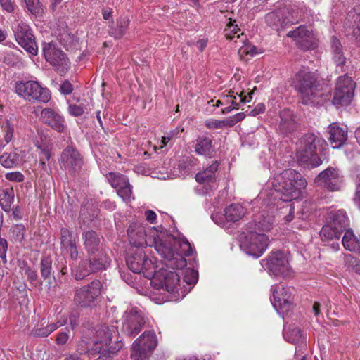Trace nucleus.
<instances>
[{
	"label": "nucleus",
	"mask_w": 360,
	"mask_h": 360,
	"mask_svg": "<svg viewBox=\"0 0 360 360\" xmlns=\"http://www.w3.org/2000/svg\"><path fill=\"white\" fill-rule=\"evenodd\" d=\"M152 245L165 259V266L173 270L183 269L186 266L185 256L192 255L195 250L186 238H177L165 233L153 237Z\"/></svg>",
	"instance_id": "nucleus-1"
},
{
	"label": "nucleus",
	"mask_w": 360,
	"mask_h": 360,
	"mask_svg": "<svg viewBox=\"0 0 360 360\" xmlns=\"http://www.w3.org/2000/svg\"><path fill=\"white\" fill-rule=\"evenodd\" d=\"M117 327L101 324L91 330V359L93 360H113L122 348Z\"/></svg>",
	"instance_id": "nucleus-2"
},
{
	"label": "nucleus",
	"mask_w": 360,
	"mask_h": 360,
	"mask_svg": "<svg viewBox=\"0 0 360 360\" xmlns=\"http://www.w3.org/2000/svg\"><path fill=\"white\" fill-rule=\"evenodd\" d=\"M326 144L323 139L312 133L303 135L297 143L296 155L299 164L309 168L320 166Z\"/></svg>",
	"instance_id": "nucleus-3"
},
{
	"label": "nucleus",
	"mask_w": 360,
	"mask_h": 360,
	"mask_svg": "<svg viewBox=\"0 0 360 360\" xmlns=\"http://www.w3.org/2000/svg\"><path fill=\"white\" fill-rule=\"evenodd\" d=\"M307 185L305 178L292 169H285L278 174L273 182L274 190L280 194L281 200L285 202L300 199Z\"/></svg>",
	"instance_id": "nucleus-4"
},
{
	"label": "nucleus",
	"mask_w": 360,
	"mask_h": 360,
	"mask_svg": "<svg viewBox=\"0 0 360 360\" xmlns=\"http://www.w3.org/2000/svg\"><path fill=\"white\" fill-rule=\"evenodd\" d=\"M295 89L301 95L302 103L309 104L311 100L316 96L319 82L313 72L306 68L300 70L295 78Z\"/></svg>",
	"instance_id": "nucleus-5"
},
{
	"label": "nucleus",
	"mask_w": 360,
	"mask_h": 360,
	"mask_svg": "<svg viewBox=\"0 0 360 360\" xmlns=\"http://www.w3.org/2000/svg\"><path fill=\"white\" fill-rule=\"evenodd\" d=\"M146 323L144 313L138 307H132L123 315L121 332L126 337L132 339L143 330Z\"/></svg>",
	"instance_id": "nucleus-6"
},
{
	"label": "nucleus",
	"mask_w": 360,
	"mask_h": 360,
	"mask_svg": "<svg viewBox=\"0 0 360 360\" xmlns=\"http://www.w3.org/2000/svg\"><path fill=\"white\" fill-rule=\"evenodd\" d=\"M158 345L156 335L153 330H145L133 343L131 357L133 360L146 359Z\"/></svg>",
	"instance_id": "nucleus-7"
},
{
	"label": "nucleus",
	"mask_w": 360,
	"mask_h": 360,
	"mask_svg": "<svg viewBox=\"0 0 360 360\" xmlns=\"http://www.w3.org/2000/svg\"><path fill=\"white\" fill-rule=\"evenodd\" d=\"M15 92L25 99L38 101L42 103L48 102L51 98L50 91L47 88H43L38 82L27 81L18 82L15 84Z\"/></svg>",
	"instance_id": "nucleus-8"
},
{
	"label": "nucleus",
	"mask_w": 360,
	"mask_h": 360,
	"mask_svg": "<svg viewBox=\"0 0 360 360\" xmlns=\"http://www.w3.org/2000/svg\"><path fill=\"white\" fill-rule=\"evenodd\" d=\"M268 240L266 235L249 230L241 240L240 247L246 254L258 258L267 248Z\"/></svg>",
	"instance_id": "nucleus-9"
},
{
	"label": "nucleus",
	"mask_w": 360,
	"mask_h": 360,
	"mask_svg": "<svg viewBox=\"0 0 360 360\" xmlns=\"http://www.w3.org/2000/svg\"><path fill=\"white\" fill-rule=\"evenodd\" d=\"M356 84L347 74L340 76L335 88L333 103L335 105H349L354 94Z\"/></svg>",
	"instance_id": "nucleus-10"
},
{
	"label": "nucleus",
	"mask_w": 360,
	"mask_h": 360,
	"mask_svg": "<svg viewBox=\"0 0 360 360\" xmlns=\"http://www.w3.org/2000/svg\"><path fill=\"white\" fill-rule=\"evenodd\" d=\"M43 53L47 62L51 64L60 75L66 73L70 68V62L66 55L53 42L43 44Z\"/></svg>",
	"instance_id": "nucleus-11"
},
{
	"label": "nucleus",
	"mask_w": 360,
	"mask_h": 360,
	"mask_svg": "<svg viewBox=\"0 0 360 360\" xmlns=\"http://www.w3.org/2000/svg\"><path fill=\"white\" fill-rule=\"evenodd\" d=\"M262 265L276 276L287 277L291 274L286 255L280 250L271 252L262 261Z\"/></svg>",
	"instance_id": "nucleus-12"
},
{
	"label": "nucleus",
	"mask_w": 360,
	"mask_h": 360,
	"mask_svg": "<svg viewBox=\"0 0 360 360\" xmlns=\"http://www.w3.org/2000/svg\"><path fill=\"white\" fill-rule=\"evenodd\" d=\"M110 263V259L103 248L101 238L91 231V273L106 269Z\"/></svg>",
	"instance_id": "nucleus-13"
},
{
	"label": "nucleus",
	"mask_w": 360,
	"mask_h": 360,
	"mask_svg": "<svg viewBox=\"0 0 360 360\" xmlns=\"http://www.w3.org/2000/svg\"><path fill=\"white\" fill-rule=\"evenodd\" d=\"M343 176L339 169L329 167L320 172L314 179L316 186L323 187L330 191L340 189Z\"/></svg>",
	"instance_id": "nucleus-14"
},
{
	"label": "nucleus",
	"mask_w": 360,
	"mask_h": 360,
	"mask_svg": "<svg viewBox=\"0 0 360 360\" xmlns=\"http://www.w3.org/2000/svg\"><path fill=\"white\" fill-rule=\"evenodd\" d=\"M286 36L292 38L297 46L302 51L315 49L317 46L312 30L305 25H300L295 30L288 32Z\"/></svg>",
	"instance_id": "nucleus-15"
},
{
	"label": "nucleus",
	"mask_w": 360,
	"mask_h": 360,
	"mask_svg": "<svg viewBox=\"0 0 360 360\" xmlns=\"http://www.w3.org/2000/svg\"><path fill=\"white\" fill-rule=\"evenodd\" d=\"M271 302L279 314L283 316L291 310L292 298L288 288L281 284L276 285L273 286Z\"/></svg>",
	"instance_id": "nucleus-16"
},
{
	"label": "nucleus",
	"mask_w": 360,
	"mask_h": 360,
	"mask_svg": "<svg viewBox=\"0 0 360 360\" xmlns=\"http://www.w3.org/2000/svg\"><path fill=\"white\" fill-rule=\"evenodd\" d=\"M15 37L18 43L28 53L37 55L38 47L35 37L32 34L30 27L25 23L19 24L15 32Z\"/></svg>",
	"instance_id": "nucleus-17"
},
{
	"label": "nucleus",
	"mask_w": 360,
	"mask_h": 360,
	"mask_svg": "<svg viewBox=\"0 0 360 360\" xmlns=\"http://www.w3.org/2000/svg\"><path fill=\"white\" fill-rule=\"evenodd\" d=\"M128 268L134 273L140 274L143 270H149L153 266V262L148 259L143 250H137L126 258Z\"/></svg>",
	"instance_id": "nucleus-18"
},
{
	"label": "nucleus",
	"mask_w": 360,
	"mask_h": 360,
	"mask_svg": "<svg viewBox=\"0 0 360 360\" xmlns=\"http://www.w3.org/2000/svg\"><path fill=\"white\" fill-rule=\"evenodd\" d=\"M154 278L160 281V287L163 288L169 292H174L177 290L180 282V275L173 271L161 268L154 274Z\"/></svg>",
	"instance_id": "nucleus-19"
},
{
	"label": "nucleus",
	"mask_w": 360,
	"mask_h": 360,
	"mask_svg": "<svg viewBox=\"0 0 360 360\" xmlns=\"http://www.w3.org/2000/svg\"><path fill=\"white\" fill-rule=\"evenodd\" d=\"M61 163L71 173L78 172L83 165L79 153L74 148H65L61 154Z\"/></svg>",
	"instance_id": "nucleus-20"
},
{
	"label": "nucleus",
	"mask_w": 360,
	"mask_h": 360,
	"mask_svg": "<svg viewBox=\"0 0 360 360\" xmlns=\"http://www.w3.org/2000/svg\"><path fill=\"white\" fill-rule=\"evenodd\" d=\"M280 123L278 132L284 136L292 134L298 129V123L295 120V116L292 111L284 109L280 112Z\"/></svg>",
	"instance_id": "nucleus-21"
},
{
	"label": "nucleus",
	"mask_w": 360,
	"mask_h": 360,
	"mask_svg": "<svg viewBox=\"0 0 360 360\" xmlns=\"http://www.w3.org/2000/svg\"><path fill=\"white\" fill-rule=\"evenodd\" d=\"M127 235L131 245L141 248L148 245L152 246V238H146V233L144 227L136 224L131 225L127 229Z\"/></svg>",
	"instance_id": "nucleus-22"
},
{
	"label": "nucleus",
	"mask_w": 360,
	"mask_h": 360,
	"mask_svg": "<svg viewBox=\"0 0 360 360\" xmlns=\"http://www.w3.org/2000/svg\"><path fill=\"white\" fill-rule=\"evenodd\" d=\"M43 122L48 124L58 132H63L65 129V120L58 113L51 108H45L41 112Z\"/></svg>",
	"instance_id": "nucleus-23"
},
{
	"label": "nucleus",
	"mask_w": 360,
	"mask_h": 360,
	"mask_svg": "<svg viewBox=\"0 0 360 360\" xmlns=\"http://www.w3.org/2000/svg\"><path fill=\"white\" fill-rule=\"evenodd\" d=\"M328 140L333 148H340L347 139V129L332 123L328 127Z\"/></svg>",
	"instance_id": "nucleus-24"
},
{
	"label": "nucleus",
	"mask_w": 360,
	"mask_h": 360,
	"mask_svg": "<svg viewBox=\"0 0 360 360\" xmlns=\"http://www.w3.org/2000/svg\"><path fill=\"white\" fill-rule=\"evenodd\" d=\"M274 224V216L268 212H262L255 218L253 224L250 225V230L255 232L269 231L272 229Z\"/></svg>",
	"instance_id": "nucleus-25"
},
{
	"label": "nucleus",
	"mask_w": 360,
	"mask_h": 360,
	"mask_svg": "<svg viewBox=\"0 0 360 360\" xmlns=\"http://www.w3.org/2000/svg\"><path fill=\"white\" fill-rule=\"evenodd\" d=\"M39 271L41 278L47 281L49 289L51 288L53 282L51 278L55 280L54 267L53 264V259L50 255L43 256L39 263Z\"/></svg>",
	"instance_id": "nucleus-26"
},
{
	"label": "nucleus",
	"mask_w": 360,
	"mask_h": 360,
	"mask_svg": "<svg viewBox=\"0 0 360 360\" xmlns=\"http://www.w3.org/2000/svg\"><path fill=\"white\" fill-rule=\"evenodd\" d=\"M327 223L338 229L340 232L346 231L349 228V219L343 210L330 212L327 217Z\"/></svg>",
	"instance_id": "nucleus-27"
},
{
	"label": "nucleus",
	"mask_w": 360,
	"mask_h": 360,
	"mask_svg": "<svg viewBox=\"0 0 360 360\" xmlns=\"http://www.w3.org/2000/svg\"><path fill=\"white\" fill-rule=\"evenodd\" d=\"M219 162H213L209 167L195 174V180L200 184L209 185L216 181V172L218 169Z\"/></svg>",
	"instance_id": "nucleus-28"
},
{
	"label": "nucleus",
	"mask_w": 360,
	"mask_h": 360,
	"mask_svg": "<svg viewBox=\"0 0 360 360\" xmlns=\"http://www.w3.org/2000/svg\"><path fill=\"white\" fill-rule=\"evenodd\" d=\"M90 205L88 202L82 205L79 215L78 217V223L83 231V237L85 238L84 244L87 245V242L90 238Z\"/></svg>",
	"instance_id": "nucleus-29"
},
{
	"label": "nucleus",
	"mask_w": 360,
	"mask_h": 360,
	"mask_svg": "<svg viewBox=\"0 0 360 360\" xmlns=\"http://www.w3.org/2000/svg\"><path fill=\"white\" fill-rule=\"evenodd\" d=\"M331 50L333 54V60L337 64V66L341 68L342 71L346 72L347 71V58L344 56L342 51V46L340 40L336 37L331 38Z\"/></svg>",
	"instance_id": "nucleus-30"
},
{
	"label": "nucleus",
	"mask_w": 360,
	"mask_h": 360,
	"mask_svg": "<svg viewBox=\"0 0 360 360\" xmlns=\"http://www.w3.org/2000/svg\"><path fill=\"white\" fill-rule=\"evenodd\" d=\"M265 22L267 26L278 32L288 27L280 10L268 13L265 16Z\"/></svg>",
	"instance_id": "nucleus-31"
},
{
	"label": "nucleus",
	"mask_w": 360,
	"mask_h": 360,
	"mask_svg": "<svg viewBox=\"0 0 360 360\" xmlns=\"http://www.w3.org/2000/svg\"><path fill=\"white\" fill-rule=\"evenodd\" d=\"M195 151L198 155L209 158H212L215 152L212 145V139L208 136L198 137L195 146Z\"/></svg>",
	"instance_id": "nucleus-32"
},
{
	"label": "nucleus",
	"mask_w": 360,
	"mask_h": 360,
	"mask_svg": "<svg viewBox=\"0 0 360 360\" xmlns=\"http://www.w3.org/2000/svg\"><path fill=\"white\" fill-rule=\"evenodd\" d=\"M224 217L227 222H236L242 219L245 214V208L238 203H232L224 210Z\"/></svg>",
	"instance_id": "nucleus-33"
},
{
	"label": "nucleus",
	"mask_w": 360,
	"mask_h": 360,
	"mask_svg": "<svg viewBox=\"0 0 360 360\" xmlns=\"http://www.w3.org/2000/svg\"><path fill=\"white\" fill-rule=\"evenodd\" d=\"M279 10L282 13L288 27L293 24L297 23L302 18L300 11L295 5H289Z\"/></svg>",
	"instance_id": "nucleus-34"
},
{
	"label": "nucleus",
	"mask_w": 360,
	"mask_h": 360,
	"mask_svg": "<svg viewBox=\"0 0 360 360\" xmlns=\"http://www.w3.org/2000/svg\"><path fill=\"white\" fill-rule=\"evenodd\" d=\"M74 302L80 308H86L90 305V283L75 290Z\"/></svg>",
	"instance_id": "nucleus-35"
},
{
	"label": "nucleus",
	"mask_w": 360,
	"mask_h": 360,
	"mask_svg": "<svg viewBox=\"0 0 360 360\" xmlns=\"http://www.w3.org/2000/svg\"><path fill=\"white\" fill-rule=\"evenodd\" d=\"M342 243L346 250L360 253V239L354 234L351 229L345 232Z\"/></svg>",
	"instance_id": "nucleus-36"
},
{
	"label": "nucleus",
	"mask_w": 360,
	"mask_h": 360,
	"mask_svg": "<svg viewBox=\"0 0 360 360\" xmlns=\"http://www.w3.org/2000/svg\"><path fill=\"white\" fill-rule=\"evenodd\" d=\"M14 190L12 187L0 191V206L6 212L11 210V205L14 201Z\"/></svg>",
	"instance_id": "nucleus-37"
},
{
	"label": "nucleus",
	"mask_w": 360,
	"mask_h": 360,
	"mask_svg": "<svg viewBox=\"0 0 360 360\" xmlns=\"http://www.w3.org/2000/svg\"><path fill=\"white\" fill-rule=\"evenodd\" d=\"M0 163L5 168H13L19 165L20 155L15 152L4 153L0 156Z\"/></svg>",
	"instance_id": "nucleus-38"
},
{
	"label": "nucleus",
	"mask_w": 360,
	"mask_h": 360,
	"mask_svg": "<svg viewBox=\"0 0 360 360\" xmlns=\"http://www.w3.org/2000/svg\"><path fill=\"white\" fill-rule=\"evenodd\" d=\"M342 233L340 232L338 229L333 227V226H330L327 222L320 231V236L323 241H328L333 239L339 240Z\"/></svg>",
	"instance_id": "nucleus-39"
},
{
	"label": "nucleus",
	"mask_w": 360,
	"mask_h": 360,
	"mask_svg": "<svg viewBox=\"0 0 360 360\" xmlns=\"http://www.w3.org/2000/svg\"><path fill=\"white\" fill-rule=\"evenodd\" d=\"M106 178L108 179V182L114 188L118 189L123 186L129 185V179L128 178L120 174L115 172H108L106 174Z\"/></svg>",
	"instance_id": "nucleus-40"
},
{
	"label": "nucleus",
	"mask_w": 360,
	"mask_h": 360,
	"mask_svg": "<svg viewBox=\"0 0 360 360\" xmlns=\"http://www.w3.org/2000/svg\"><path fill=\"white\" fill-rule=\"evenodd\" d=\"M129 23V20L127 18H121L117 20V27L110 28V34L115 39H120L125 34Z\"/></svg>",
	"instance_id": "nucleus-41"
},
{
	"label": "nucleus",
	"mask_w": 360,
	"mask_h": 360,
	"mask_svg": "<svg viewBox=\"0 0 360 360\" xmlns=\"http://www.w3.org/2000/svg\"><path fill=\"white\" fill-rule=\"evenodd\" d=\"M60 244L65 249H68L76 245L72 232L66 228L60 229Z\"/></svg>",
	"instance_id": "nucleus-42"
},
{
	"label": "nucleus",
	"mask_w": 360,
	"mask_h": 360,
	"mask_svg": "<svg viewBox=\"0 0 360 360\" xmlns=\"http://www.w3.org/2000/svg\"><path fill=\"white\" fill-rule=\"evenodd\" d=\"M283 336L288 342L296 344L300 341L302 337L301 330L296 326L289 327L284 332Z\"/></svg>",
	"instance_id": "nucleus-43"
},
{
	"label": "nucleus",
	"mask_w": 360,
	"mask_h": 360,
	"mask_svg": "<svg viewBox=\"0 0 360 360\" xmlns=\"http://www.w3.org/2000/svg\"><path fill=\"white\" fill-rule=\"evenodd\" d=\"M25 274L27 276V281L32 284L34 287H37L38 285H42V281L38 279V275L37 271L33 269L31 266H28L25 262L24 265Z\"/></svg>",
	"instance_id": "nucleus-44"
},
{
	"label": "nucleus",
	"mask_w": 360,
	"mask_h": 360,
	"mask_svg": "<svg viewBox=\"0 0 360 360\" xmlns=\"http://www.w3.org/2000/svg\"><path fill=\"white\" fill-rule=\"evenodd\" d=\"M102 284L98 280L91 281V305L98 304L102 297L101 296Z\"/></svg>",
	"instance_id": "nucleus-45"
},
{
	"label": "nucleus",
	"mask_w": 360,
	"mask_h": 360,
	"mask_svg": "<svg viewBox=\"0 0 360 360\" xmlns=\"http://www.w3.org/2000/svg\"><path fill=\"white\" fill-rule=\"evenodd\" d=\"M205 126L209 129H224L226 127H232V123L229 121V117L223 120L210 119L205 122Z\"/></svg>",
	"instance_id": "nucleus-46"
},
{
	"label": "nucleus",
	"mask_w": 360,
	"mask_h": 360,
	"mask_svg": "<svg viewBox=\"0 0 360 360\" xmlns=\"http://www.w3.org/2000/svg\"><path fill=\"white\" fill-rule=\"evenodd\" d=\"M348 16L353 19L354 26H355L357 30V31L355 32V34L357 36V41L360 46V4L356 6L353 11L349 13Z\"/></svg>",
	"instance_id": "nucleus-47"
},
{
	"label": "nucleus",
	"mask_w": 360,
	"mask_h": 360,
	"mask_svg": "<svg viewBox=\"0 0 360 360\" xmlns=\"http://www.w3.org/2000/svg\"><path fill=\"white\" fill-rule=\"evenodd\" d=\"M27 10L34 15H40L44 13L42 4L39 0H24Z\"/></svg>",
	"instance_id": "nucleus-48"
},
{
	"label": "nucleus",
	"mask_w": 360,
	"mask_h": 360,
	"mask_svg": "<svg viewBox=\"0 0 360 360\" xmlns=\"http://www.w3.org/2000/svg\"><path fill=\"white\" fill-rule=\"evenodd\" d=\"M26 229L22 224L13 226L10 230V234L15 241L22 242L25 238Z\"/></svg>",
	"instance_id": "nucleus-49"
},
{
	"label": "nucleus",
	"mask_w": 360,
	"mask_h": 360,
	"mask_svg": "<svg viewBox=\"0 0 360 360\" xmlns=\"http://www.w3.org/2000/svg\"><path fill=\"white\" fill-rule=\"evenodd\" d=\"M58 40L60 44L65 49L70 48L75 41L74 36L70 34L68 31L64 30L58 35Z\"/></svg>",
	"instance_id": "nucleus-50"
},
{
	"label": "nucleus",
	"mask_w": 360,
	"mask_h": 360,
	"mask_svg": "<svg viewBox=\"0 0 360 360\" xmlns=\"http://www.w3.org/2000/svg\"><path fill=\"white\" fill-rule=\"evenodd\" d=\"M183 279L188 285H195L198 279V271L190 268L185 269Z\"/></svg>",
	"instance_id": "nucleus-51"
},
{
	"label": "nucleus",
	"mask_w": 360,
	"mask_h": 360,
	"mask_svg": "<svg viewBox=\"0 0 360 360\" xmlns=\"http://www.w3.org/2000/svg\"><path fill=\"white\" fill-rule=\"evenodd\" d=\"M89 264H90V262ZM87 264L88 262L86 261L78 266L75 276L76 280L84 279L90 274V270L87 268Z\"/></svg>",
	"instance_id": "nucleus-52"
},
{
	"label": "nucleus",
	"mask_w": 360,
	"mask_h": 360,
	"mask_svg": "<svg viewBox=\"0 0 360 360\" xmlns=\"http://www.w3.org/2000/svg\"><path fill=\"white\" fill-rule=\"evenodd\" d=\"M117 193L124 202H129L132 194V186L129 183V185L119 188L117 190Z\"/></svg>",
	"instance_id": "nucleus-53"
},
{
	"label": "nucleus",
	"mask_w": 360,
	"mask_h": 360,
	"mask_svg": "<svg viewBox=\"0 0 360 360\" xmlns=\"http://www.w3.org/2000/svg\"><path fill=\"white\" fill-rule=\"evenodd\" d=\"M90 348L89 345V342L87 340H85L84 339H82L80 341L78 342L77 345V354L79 355H84L87 354L89 355Z\"/></svg>",
	"instance_id": "nucleus-54"
},
{
	"label": "nucleus",
	"mask_w": 360,
	"mask_h": 360,
	"mask_svg": "<svg viewBox=\"0 0 360 360\" xmlns=\"http://www.w3.org/2000/svg\"><path fill=\"white\" fill-rule=\"evenodd\" d=\"M5 177L7 180L15 182H22L24 181V175L20 172H12L6 174Z\"/></svg>",
	"instance_id": "nucleus-55"
},
{
	"label": "nucleus",
	"mask_w": 360,
	"mask_h": 360,
	"mask_svg": "<svg viewBox=\"0 0 360 360\" xmlns=\"http://www.w3.org/2000/svg\"><path fill=\"white\" fill-rule=\"evenodd\" d=\"M8 250V242L4 238L3 240H0V258L2 259L3 262L6 264L7 262L6 259V252Z\"/></svg>",
	"instance_id": "nucleus-56"
},
{
	"label": "nucleus",
	"mask_w": 360,
	"mask_h": 360,
	"mask_svg": "<svg viewBox=\"0 0 360 360\" xmlns=\"http://www.w3.org/2000/svg\"><path fill=\"white\" fill-rule=\"evenodd\" d=\"M73 91L72 84L68 81L65 80L60 86V91L64 95L70 94Z\"/></svg>",
	"instance_id": "nucleus-57"
},
{
	"label": "nucleus",
	"mask_w": 360,
	"mask_h": 360,
	"mask_svg": "<svg viewBox=\"0 0 360 360\" xmlns=\"http://www.w3.org/2000/svg\"><path fill=\"white\" fill-rule=\"evenodd\" d=\"M0 4L4 10L8 13H12L15 9L14 0H0Z\"/></svg>",
	"instance_id": "nucleus-58"
},
{
	"label": "nucleus",
	"mask_w": 360,
	"mask_h": 360,
	"mask_svg": "<svg viewBox=\"0 0 360 360\" xmlns=\"http://www.w3.org/2000/svg\"><path fill=\"white\" fill-rule=\"evenodd\" d=\"M211 218L214 223L221 226H225L226 222H227L225 219L224 213H214L211 215Z\"/></svg>",
	"instance_id": "nucleus-59"
},
{
	"label": "nucleus",
	"mask_w": 360,
	"mask_h": 360,
	"mask_svg": "<svg viewBox=\"0 0 360 360\" xmlns=\"http://www.w3.org/2000/svg\"><path fill=\"white\" fill-rule=\"evenodd\" d=\"M68 111L70 115L75 117L80 116L84 113L83 108L75 104L69 105Z\"/></svg>",
	"instance_id": "nucleus-60"
},
{
	"label": "nucleus",
	"mask_w": 360,
	"mask_h": 360,
	"mask_svg": "<svg viewBox=\"0 0 360 360\" xmlns=\"http://www.w3.org/2000/svg\"><path fill=\"white\" fill-rule=\"evenodd\" d=\"M4 130L6 132L4 139L5 141L8 143L11 141L14 131L13 127H11L10 122L8 120L6 122Z\"/></svg>",
	"instance_id": "nucleus-61"
},
{
	"label": "nucleus",
	"mask_w": 360,
	"mask_h": 360,
	"mask_svg": "<svg viewBox=\"0 0 360 360\" xmlns=\"http://www.w3.org/2000/svg\"><path fill=\"white\" fill-rule=\"evenodd\" d=\"M40 150L41 153L43 155V157H41L40 158H44L45 162L49 161L50 158H51V152L49 149L48 146H37Z\"/></svg>",
	"instance_id": "nucleus-62"
},
{
	"label": "nucleus",
	"mask_w": 360,
	"mask_h": 360,
	"mask_svg": "<svg viewBox=\"0 0 360 360\" xmlns=\"http://www.w3.org/2000/svg\"><path fill=\"white\" fill-rule=\"evenodd\" d=\"M34 337H47L50 333L46 327L36 328L32 331Z\"/></svg>",
	"instance_id": "nucleus-63"
},
{
	"label": "nucleus",
	"mask_w": 360,
	"mask_h": 360,
	"mask_svg": "<svg viewBox=\"0 0 360 360\" xmlns=\"http://www.w3.org/2000/svg\"><path fill=\"white\" fill-rule=\"evenodd\" d=\"M245 117V114L244 112L237 113L231 117H229V121L232 123V127H233L236 123L242 121Z\"/></svg>",
	"instance_id": "nucleus-64"
}]
</instances>
